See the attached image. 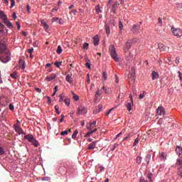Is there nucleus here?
I'll return each instance as SVG.
<instances>
[{"mask_svg": "<svg viewBox=\"0 0 182 182\" xmlns=\"http://www.w3.org/2000/svg\"><path fill=\"white\" fill-rule=\"evenodd\" d=\"M28 53L32 54V52H33V48H30L28 50Z\"/></svg>", "mask_w": 182, "mask_h": 182, "instance_id": "nucleus-62", "label": "nucleus"}, {"mask_svg": "<svg viewBox=\"0 0 182 182\" xmlns=\"http://www.w3.org/2000/svg\"><path fill=\"white\" fill-rule=\"evenodd\" d=\"M11 77H12V79H16V73H13L10 75Z\"/></svg>", "mask_w": 182, "mask_h": 182, "instance_id": "nucleus-54", "label": "nucleus"}, {"mask_svg": "<svg viewBox=\"0 0 182 182\" xmlns=\"http://www.w3.org/2000/svg\"><path fill=\"white\" fill-rule=\"evenodd\" d=\"M97 107H98V112H100V110H102V109H103V105H99Z\"/></svg>", "mask_w": 182, "mask_h": 182, "instance_id": "nucleus-56", "label": "nucleus"}, {"mask_svg": "<svg viewBox=\"0 0 182 182\" xmlns=\"http://www.w3.org/2000/svg\"><path fill=\"white\" fill-rule=\"evenodd\" d=\"M83 113H86V107L81 105L78 107L77 114H83Z\"/></svg>", "mask_w": 182, "mask_h": 182, "instance_id": "nucleus-9", "label": "nucleus"}, {"mask_svg": "<svg viewBox=\"0 0 182 182\" xmlns=\"http://www.w3.org/2000/svg\"><path fill=\"white\" fill-rule=\"evenodd\" d=\"M177 8H178V9H182V4L181 3H177Z\"/></svg>", "mask_w": 182, "mask_h": 182, "instance_id": "nucleus-53", "label": "nucleus"}, {"mask_svg": "<svg viewBox=\"0 0 182 182\" xmlns=\"http://www.w3.org/2000/svg\"><path fill=\"white\" fill-rule=\"evenodd\" d=\"M176 166L178 168H182V159H178L176 161Z\"/></svg>", "mask_w": 182, "mask_h": 182, "instance_id": "nucleus-19", "label": "nucleus"}, {"mask_svg": "<svg viewBox=\"0 0 182 182\" xmlns=\"http://www.w3.org/2000/svg\"><path fill=\"white\" fill-rule=\"evenodd\" d=\"M85 66H86V68H87L88 69H90V63H85Z\"/></svg>", "mask_w": 182, "mask_h": 182, "instance_id": "nucleus-61", "label": "nucleus"}, {"mask_svg": "<svg viewBox=\"0 0 182 182\" xmlns=\"http://www.w3.org/2000/svg\"><path fill=\"white\" fill-rule=\"evenodd\" d=\"M96 143H97V141H94L92 143L90 144L87 150H93L96 147Z\"/></svg>", "mask_w": 182, "mask_h": 182, "instance_id": "nucleus-16", "label": "nucleus"}, {"mask_svg": "<svg viewBox=\"0 0 182 182\" xmlns=\"http://www.w3.org/2000/svg\"><path fill=\"white\" fill-rule=\"evenodd\" d=\"M19 64L21 67V69L23 70V69H25V62H23V60H21Z\"/></svg>", "mask_w": 182, "mask_h": 182, "instance_id": "nucleus-35", "label": "nucleus"}, {"mask_svg": "<svg viewBox=\"0 0 182 182\" xmlns=\"http://www.w3.org/2000/svg\"><path fill=\"white\" fill-rule=\"evenodd\" d=\"M96 126V121H94L93 122L90 124V127H87L88 129L92 130Z\"/></svg>", "mask_w": 182, "mask_h": 182, "instance_id": "nucleus-28", "label": "nucleus"}, {"mask_svg": "<svg viewBox=\"0 0 182 182\" xmlns=\"http://www.w3.org/2000/svg\"><path fill=\"white\" fill-rule=\"evenodd\" d=\"M102 77H103L104 80H107V73L105 71L102 73Z\"/></svg>", "mask_w": 182, "mask_h": 182, "instance_id": "nucleus-38", "label": "nucleus"}, {"mask_svg": "<svg viewBox=\"0 0 182 182\" xmlns=\"http://www.w3.org/2000/svg\"><path fill=\"white\" fill-rule=\"evenodd\" d=\"M139 141H140V139L137 137L134 141V146H137V144H139Z\"/></svg>", "mask_w": 182, "mask_h": 182, "instance_id": "nucleus-40", "label": "nucleus"}, {"mask_svg": "<svg viewBox=\"0 0 182 182\" xmlns=\"http://www.w3.org/2000/svg\"><path fill=\"white\" fill-rule=\"evenodd\" d=\"M79 133V131L77 129H75L72 135V138L74 139V140L76 139V136H77V134Z\"/></svg>", "mask_w": 182, "mask_h": 182, "instance_id": "nucleus-30", "label": "nucleus"}, {"mask_svg": "<svg viewBox=\"0 0 182 182\" xmlns=\"http://www.w3.org/2000/svg\"><path fill=\"white\" fill-rule=\"evenodd\" d=\"M11 2L10 8H14L15 6V0H10Z\"/></svg>", "mask_w": 182, "mask_h": 182, "instance_id": "nucleus-51", "label": "nucleus"}, {"mask_svg": "<svg viewBox=\"0 0 182 182\" xmlns=\"http://www.w3.org/2000/svg\"><path fill=\"white\" fill-rule=\"evenodd\" d=\"M65 80L68 83H73V80L72 79V77L70 75H68L65 77Z\"/></svg>", "mask_w": 182, "mask_h": 182, "instance_id": "nucleus-22", "label": "nucleus"}, {"mask_svg": "<svg viewBox=\"0 0 182 182\" xmlns=\"http://www.w3.org/2000/svg\"><path fill=\"white\" fill-rule=\"evenodd\" d=\"M2 154H5V151L2 147H0V155L2 156Z\"/></svg>", "mask_w": 182, "mask_h": 182, "instance_id": "nucleus-52", "label": "nucleus"}, {"mask_svg": "<svg viewBox=\"0 0 182 182\" xmlns=\"http://www.w3.org/2000/svg\"><path fill=\"white\" fill-rule=\"evenodd\" d=\"M152 177H153V173H148V178L149 179L150 182H152V181H151Z\"/></svg>", "mask_w": 182, "mask_h": 182, "instance_id": "nucleus-47", "label": "nucleus"}, {"mask_svg": "<svg viewBox=\"0 0 182 182\" xmlns=\"http://www.w3.org/2000/svg\"><path fill=\"white\" fill-rule=\"evenodd\" d=\"M112 110H114V108H112V109H109V110L107 111L106 115L107 116V115L110 114V113H112Z\"/></svg>", "mask_w": 182, "mask_h": 182, "instance_id": "nucleus-55", "label": "nucleus"}, {"mask_svg": "<svg viewBox=\"0 0 182 182\" xmlns=\"http://www.w3.org/2000/svg\"><path fill=\"white\" fill-rule=\"evenodd\" d=\"M33 146H34L35 147H38V146H39V142L38 141V140H36L35 138L32 140V141L31 142Z\"/></svg>", "mask_w": 182, "mask_h": 182, "instance_id": "nucleus-20", "label": "nucleus"}, {"mask_svg": "<svg viewBox=\"0 0 182 182\" xmlns=\"http://www.w3.org/2000/svg\"><path fill=\"white\" fill-rule=\"evenodd\" d=\"M156 114H158V116H164V114H166V111L164 110V107H159L156 109Z\"/></svg>", "mask_w": 182, "mask_h": 182, "instance_id": "nucleus-4", "label": "nucleus"}, {"mask_svg": "<svg viewBox=\"0 0 182 182\" xmlns=\"http://www.w3.org/2000/svg\"><path fill=\"white\" fill-rule=\"evenodd\" d=\"M119 146L118 144H114L113 148L112 149V151H114V149Z\"/></svg>", "mask_w": 182, "mask_h": 182, "instance_id": "nucleus-57", "label": "nucleus"}, {"mask_svg": "<svg viewBox=\"0 0 182 182\" xmlns=\"http://www.w3.org/2000/svg\"><path fill=\"white\" fill-rule=\"evenodd\" d=\"M83 48H84V49H89V43H84V44H83Z\"/></svg>", "mask_w": 182, "mask_h": 182, "instance_id": "nucleus-45", "label": "nucleus"}, {"mask_svg": "<svg viewBox=\"0 0 182 182\" xmlns=\"http://www.w3.org/2000/svg\"><path fill=\"white\" fill-rule=\"evenodd\" d=\"M109 53L114 62H119L120 60L119 59V57H117V52H116V48L114 45L109 46Z\"/></svg>", "mask_w": 182, "mask_h": 182, "instance_id": "nucleus-2", "label": "nucleus"}, {"mask_svg": "<svg viewBox=\"0 0 182 182\" xmlns=\"http://www.w3.org/2000/svg\"><path fill=\"white\" fill-rule=\"evenodd\" d=\"M4 28L5 26L2 24V23H0V36H1V38L6 36V32H5Z\"/></svg>", "mask_w": 182, "mask_h": 182, "instance_id": "nucleus-5", "label": "nucleus"}, {"mask_svg": "<svg viewBox=\"0 0 182 182\" xmlns=\"http://www.w3.org/2000/svg\"><path fill=\"white\" fill-rule=\"evenodd\" d=\"M70 14H73V15H76V14H77V10L76 9H73Z\"/></svg>", "mask_w": 182, "mask_h": 182, "instance_id": "nucleus-49", "label": "nucleus"}, {"mask_svg": "<svg viewBox=\"0 0 182 182\" xmlns=\"http://www.w3.org/2000/svg\"><path fill=\"white\" fill-rule=\"evenodd\" d=\"M64 102L66 105V106H70V100L69 99V97H65Z\"/></svg>", "mask_w": 182, "mask_h": 182, "instance_id": "nucleus-26", "label": "nucleus"}, {"mask_svg": "<svg viewBox=\"0 0 182 182\" xmlns=\"http://www.w3.org/2000/svg\"><path fill=\"white\" fill-rule=\"evenodd\" d=\"M119 30L123 31V23L122 22V21H119Z\"/></svg>", "mask_w": 182, "mask_h": 182, "instance_id": "nucleus-42", "label": "nucleus"}, {"mask_svg": "<svg viewBox=\"0 0 182 182\" xmlns=\"http://www.w3.org/2000/svg\"><path fill=\"white\" fill-rule=\"evenodd\" d=\"M69 164H70L69 166L66 164L65 167L68 168L69 170H72V168H73V165L70 164V163H69Z\"/></svg>", "mask_w": 182, "mask_h": 182, "instance_id": "nucleus-41", "label": "nucleus"}, {"mask_svg": "<svg viewBox=\"0 0 182 182\" xmlns=\"http://www.w3.org/2000/svg\"><path fill=\"white\" fill-rule=\"evenodd\" d=\"M71 93L73 95V99L74 100H75V102H77V100H79V96L77 95L76 94H75V92H73V91H72Z\"/></svg>", "mask_w": 182, "mask_h": 182, "instance_id": "nucleus-29", "label": "nucleus"}, {"mask_svg": "<svg viewBox=\"0 0 182 182\" xmlns=\"http://www.w3.org/2000/svg\"><path fill=\"white\" fill-rule=\"evenodd\" d=\"M14 129L16 132V133H18V134H24V133H25L23 132V130L22 129V128L21 127V126H19V125L15 124Z\"/></svg>", "mask_w": 182, "mask_h": 182, "instance_id": "nucleus-6", "label": "nucleus"}, {"mask_svg": "<svg viewBox=\"0 0 182 182\" xmlns=\"http://www.w3.org/2000/svg\"><path fill=\"white\" fill-rule=\"evenodd\" d=\"M156 79H159V73L154 70L152 71V80H156Z\"/></svg>", "mask_w": 182, "mask_h": 182, "instance_id": "nucleus-18", "label": "nucleus"}, {"mask_svg": "<svg viewBox=\"0 0 182 182\" xmlns=\"http://www.w3.org/2000/svg\"><path fill=\"white\" fill-rule=\"evenodd\" d=\"M95 11L97 14H100V12H102V11H100V6L99 5L96 6Z\"/></svg>", "mask_w": 182, "mask_h": 182, "instance_id": "nucleus-43", "label": "nucleus"}, {"mask_svg": "<svg viewBox=\"0 0 182 182\" xmlns=\"http://www.w3.org/2000/svg\"><path fill=\"white\" fill-rule=\"evenodd\" d=\"M136 163L137 164H141V156H137L136 157Z\"/></svg>", "mask_w": 182, "mask_h": 182, "instance_id": "nucleus-37", "label": "nucleus"}, {"mask_svg": "<svg viewBox=\"0 0 182 182\" xmlns=\"http://www.w3.org/2000/svg\"><path fill=\"white\" fill-rule=\"evenodd\" d=\"M53 22H57V23H59L60 25H63L64 22L62 18H59L58 17H54L53 18Z\"/></svg>", "mask_w": 182, "mask_h": 182, "instance_id": "nucleus-12", "label": "nucleus"}, {"mask_svg": "<svg viewBox=\"0 0 182 182\" xmlns=\"http://www.w3.org/2000/svg\"><path fill=\"white\" fill-rule=\"evenodd\" d=\"M99 42H100V40L99 39V35H96L93 38V43L95 46H97L99 45Z\"/></svg>", "mask_w": 182, "mask_h": 182, "instance_id": "nucleus-13", "label": "nucleus"}, {"mask_svg": "<svg viewBox=\"0 0 182 182\" xmlns=\"http://www.w3.org/2000/svg\"><path fill=\"white\" fill-rule=\"evenodd\" d=\"M139 29H140L139 24H134L132 26V31L133 33H139Z\"/></svg>", "mask_w": 182, "mask_h": 182, "instance_id": "nucleus-7", "label": "nucleus"}, {"mask_svg": "<svg viewBox=\"0 0 182 182\" xmlns=\"http://www.w3.org/2000/svg\"><path fill=\"white\" fill-rule=\"evenodd\" d=\"M102 90H104L105 93L106 95H109L110 94V88H108L107 87H103Z\"/></svg>", "mask_w": 182, "mask_h": 182, "instance_id": "nucleus-24", "label": "nucleus"}, {"mask_svg": "<svg viewBox=\"0 0 182 182\" xmlns=\"http://www.w3.org/2000/svg\"><path fill=\"white\" fill-rule=\"evenodd\" d=\"M54 65H55V66H56V68H60V66L62 65V61H60V62L56 61L54 63Z\"/></svg>", "mask_w": 182, "mask_h": 182, "instance_id": "nucleus-36", "label": "nucleus"}, {"mask_svg": "<svg viewBox=\"0 0 182 182\" xmlns=\"http://www.w3.org/2000/svg\"><path fill=\"white\" fill-rule=\"evenodd\" d=\"M9 109H10V110H11V112H14V110H15V107L14 106V105L10 104Z\"/></svg>", "mask_w": 182, "mask_h": 182, "instance_id": "nucleus-48", "label": "nucleus"}, {"mask_svg": "<svg viewBox=\"0 0 182 182\" xmlns=\"http://www.w3.org/2000/svg\"><path fill=\"white\" fill-rule=\"evenodd\" d=\"M0 19H2L4 22L8 20V16L5 15V13H4L3 11H0Z\"/></svg>", "mask_w": 182, "mask_h": 182, "instance_id": "nucleus-17", "label": "nucleus"}, {"mask_svg": "<svg viewBox=\"0 0 182 182\" xmlns=\"http://www.w3.org/2000/svg\"><path fill=\"white\" fill-rule=\"evenodd\" d=\"M11 16H12L13 19H16V13L13 14V15Z\"/></svg>", "mask_w": 182, "mask_h": 182, "instance_id": "nucleus-63", "label": "nucleus"}, {"mask_svg": "<svg viewBox=\"0 0 182 182\" xmlns=\"http://www.w3.org/2000/svg\"><path fill=\"white\" fill-rule=\"evenodd\" d=\"M144 92L141 94L139 95V99H143V97H144Z\"/></svg>", "mask_w": 182, "mask_h": 182, "instance_id": "nucleus-60", "label": "nucleus"}, {"mask_svg": "<svg viewBox=\"0 0 182 182\" xmlns=\"http://www.w3.org/2000/svg\"><path fill=\"white\" fill-rule=\"evenodd\" d=\"M63 119H65V115H61V119H60V123H62L63 122Z\"/></svg>", "mask_w": 182, "mask_h": 182, "instance_id": "nucleus-59", "label": "nucleus"}, {"mask_svg": "<svg viewBox=\"0 0 182 182\" xmlns=\"http://www.w3.org/2000/svg\"><path fill=\"white\" fill-rule=\"evenodd\" d=\"M92 134H93V132L90 131L85 135V137H90Z\"/></svg>", "mask_w": 182, "mask_h": 182, "instance_id": "nucleus-46", "label": "nucleus"}, {"mask_svg": "<svg viewBox=\"0 0 182 182\" xmlns=\"http://www.w3.org/2000/svg\"><path fill=\"white\" fill-rule=\"evenodd\" d=\"M129 79L134 82L136 79V74L134 73V69H132V73L128 75Z\"/></svg>", "mask_w": 182, "mask_h": 182, "instance_id": "nucleus-8", "label": "nucleus"}, {"mask_svg": "<svg viewBox=\"0 0 182 182\" xmlns=\"http://www.w3.org/2000/svg\"><path fill=\"white\" fill-rule=\"evenodd\" d=\"M60 100L59 102H65V97H67L66 96H64L63 94H60L59 95Z\"/></svg>", "mask_w": 182, "mask_h": 182, "instance_id": "nucleus-34", "label": "nucleus"}, {"mask_svg": "<svg viewBox=\"0 0 182 182\" xmlns=\"http://www.w3.org/2000/svg\"><path fill=\"white\" fill-rule=\"evenodd\" d=\"M158 49H159L160 52H165L166 47L163 43L158 44Z\"/></svg>", "mask_w": 182, "mask_h": 182, "instance_id": "nucleus-15", "label": "nucleus"}, {"mask_svg": "<svg viewBox=\"0 0 182 182\" xmlns=\"http://www.w3.org/2000/svg\"><path fill=\"white\" fill-rule=\"evenodd\" d=\"M171 31L173 35H174V36H177L178 38H181L182 31L180 28H176L174 27H172Z\"/></svg>", "mask_w": 182, "mask_h": 182, "instance_id": "nucleus-3", "label": "nucleus"}, {"mask_svg": "<svg viewBox=\"0 0 182 182\" xmlns=\"http://www.w3.org/2000/svg\"><path fill=\"white\" fill-rule=\"evenodd\" d=\"M166 156L167 155L166 154V153L162 152L160 155V159L161 160H162V161H166Z\"/></svg>", "mask_w": 182, "mask_h": 182, "instance_id": "nucleus-21", "label": "nucleus"}, {"mask_svg": "<svg viewBox=\"0 0 182 182\" xmlns=\"http://www.w3.org/2000/svg\"><path fill=\"white\" fill-rule=\"evenodd\" d=\"M150 159H151V155H146L145 158V161L149 164L150 163Z\"/></svg>", "mask_w": 182, "mask_h": 182, "instance_id": "nucleus-32", "label": "nucleus"}, {"mask_svg": "<svg viewBox=\"0 0 182 182\" xmlns=\"http://www.w3.org/2000/svg\"><path fill=\"white\" fill-rule=\"evenodd\" d=\"M105 31L107 35H110V26L109 24H105Z\"/></svg>", "mask_w": 182, "mask_h": 182, "instance_id": "nucleus-23", "label": "nucleus"}, {"mask_svg": "<svg viewBox=\"0 0 182 182\" xmlns=\"http://www.w3.org/2000/svg\"><path fill=\"white\" fill-rule=\"evenodd\" d=\"M132 48V43H130V42L127 41L126 43V50H129V49H130Z\"/></svg>", "mask_w": 182, "mask_h": 182, "instance_id": "nucleus-33", "label": "nucleus"}, {"mask_svg": "<svg viewBox=\"0 0 182 182\" xmlns=\"http://www.w3.org/2000/svg\"><path fill=\"white\" fill-rule=\"evenodd\" d=\"M41 23L43 25L45 29H48L49 28V26L48 25V23H46V22L42 21Z\"/></svg>", "mask_w": 182, "mask_h": 182, "instance_id": "nucleus-39", "label": "nucleus"}, {"mask_svg": "<svg viewBox=\"0 0 182 182\" xmlns=\"http://www.w3.org/2000/svg\"><path fill=\"white\" fill-rule=\"evenodd\" d=\"M139 182H147L144 178H141Z\"/></svg>", "mask_w": 182, "mask_h": 182, "instance_id": "nucleus-64", "label": "nucleus"}, {"mask_svg": "<svg viewBox=\"0 0 182 182\" xmlns=\"http://www.w3.org/2000/svg\"><path fill=\"white\" fill-rule=\"evenodd\" d=\"M56 76H58L56 74L53 73L50 76H47L45 80L47 82H51V80H53V79H56Z\"/></svg>", "mask_w": 182, "mask_h": 182, "instance_id": "nucleus-10", "label": "nucleus"}, {"mask_svg": "<svg viewBox=\"0 0 182 182\" xmlns=\"http://www.w3.org/2000/svg\"><path fill=\"white\" fill-rule=\"evenodd\" d=\"M125 106L129 112L132 110V106H133V102L132 101H127Z\"/></svg>", "mask_w": 182, "mask_h": 182, "instance_id": "nucleus-14", "label": "nucleus"}, {"mask_svg": "<svg viewBox=\"0 0 182 182\" xmlns=\"http://www.w3.org/2000/svg\"><path fill=\"white\" fill-rule=\"evenodd\" d=\"M56 52H57V53H58V55H60V53H62V52H63L62 46H58V48H57Z\"/></svg>", "mask_w": 182, "mask_h": 182, "instance_id": "nucleus-31", "label": "nucleus"}, {"mask_svg": "<svg viewBox=\"0 0 182 182\" xmlns=\"http://www.w3.org/2000/svg\"><path fill=\"white\" fill-rule=\"evenodd\" d=\"M178 77H179V79H180V80H182V73H181V72H180V71H178Z\"/></svg>", "mask_w": 182, "mask_h": 182, "instance_id": "nucleus-58", "label": "nucleus"}, {"mask_svg": "<svg viewBox=\"0 0 182 182\" xmlns=\"http://www.w3.org/2000/svg\"><path fill=\"white\" fill-rule=\"evenodd\" d=\"M24 139H26V140H28L30 143H31L33 140L35 139V137L33 136V135L28 134L24 136Z\"/></svg>", "mask_w": 182, "mask_h": 182, "instance_id": "nucleus-11", "label": "nucleus"}, {"mask_svg": "<svg viewBox=\"0 0 182 182\" xmlns=\"http://www.w3.org/2000/svg\"><path fill=\"white\" fill-rule=\"evenodd\" d=\"M6 38H0V60L3 63H8L11 60V52L6 46Z\"/></svg>", "mask_w": 182, "mask_h": 182, "instance_id": "nucleus-1", "label": "nucleus"}, {"mask_svg": "<svg viewBox=\"0 0 182 182\" xmlns=\"http://www.w3.org/2000/svg\"><path fill=\"white\" fill-rule=\"evenodd\" d=\"M120 5L118 2H114V4L112 5V11L113 12H116V8Z\"/></svg>", "mask_w": 182, "mask_h": 182, "instance_id": "nucleus-27", "label": "nucleus"}, {"mask_svg": "<svg viewBox=\"0 0 182 182\" xmlns=\"http://www.w3.org/2000/svg\"><path fill=\"white\" fill-rule=\"evenodd\" d=\"M55 112H56L57 114H60V112L59 111V106L55 105Z\"/></svg>", "mask_w": 182, "mask_h": 182, "instance_id": "nucleus-44", "label": "nucleus"}, {"mask_svg": "<svg viewBox=\"0 0 182 182\" xmlns=\"http://www.w3.org/2000/svg\"><path fill=\"white\" fill-rule=\"evenodd\" d=\"M69 133V131H63V132H61L60 134L61 136H65L66 134H68Z\"/></svg>", "mask_w": 182, "mask_h": 182, "instance_id": "nucleus-50", "label": "nucleus"}, {"mask_svg": "<svg viewBox=\"0 0 182 182\" xmlns=\"http://www.w3.org/2000/svg\"><path fill=\"white\" fill-rule=\"evenodd\" d=\"M4 23L8 26V28H14V25H12V23L9 21L8 19L4 21Z\"/></svg>", "mask_w": 182, "mask_h": 182, "instance_id": "nucleus-25", "label": "nucleus"}]
</instances>
